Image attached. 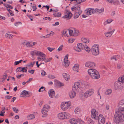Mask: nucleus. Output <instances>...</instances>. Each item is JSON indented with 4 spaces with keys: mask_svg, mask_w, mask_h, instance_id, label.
<instances>
[{
    "mask_svg": "<svg viewBox=\"0 0 124 124\" xmlns=\"http://www.w3.org/2000/svg\"><path fill=\"white\" fill-rule=\"evenodd\" d=\"M80 108L77 107L75 109L74 112L75 114H78L80 113Z\"/></svg>",
    "mask_w": 124,
    "mask_h": 124,
    "instance_id": "obj_30",
    "label": "nucleus"
},
{
    "mask_svg": "<svg viewBox=\"0 0 124 124\" xmlns=\"http://www.w3.org/2000/svg\"><path fill=\"white\" fill-rule=\"evenodd\" d=\"M7 76V75L6 73L5 75L3 76V78H2V79L3 80H5L6 79Z\"/></svg>",
    "mask_w": 124,
    "mask_h": 124,
    "instance_id": "obj_63",
    "label": "nucleus"
},
{
    "mask_svg": "<svg viewBox=\"0 0 124 124\" xmlns=\"http://www.w3.org/2000/svg\"><path fill=\"white\" fill-rule=\"evenodd\" d=\"M118 106L119 108L118 111L116 112L114 116V120L116 124L124 121V101H120L119 103Z\"/></svg>",
    "mask_w": 124,
    "mask_h": 124,
    "instance_id": "obj_1",
    "label": "nucleus"
},
{
    "mask_svg": "<svg viewBox=\"0 0 124 124\" xmlns=\"http://www.w3.org/2000/svg\"><path fill=\"white\" fill-rule=\"evenodd\" d=\"M96 10L97 12L101 13L104 11V9L103 8H102L100 9H96Z\"/></svg>",
    "mask_w": 124,
    "mask_h": 124,
    "instance_id": "obj_41",
    "label": "nucleus"
},
{
    "mask_svg": "<svg viewBox=\"0 0 124 124\" xmlns=\"http://www.w3.org/2000/svg\"><path fill=\"white\" fill-rule=\"evenodd\" d=\"M34 70H29L28 72L30 73L33 74L34 72Z\"/></svg>",
    "mask_w": 124,
    "mask_h": 124,
    "instance_id": "obj_62",
    "label": "nucleus"
},
{
    "mask_svg": "<svg viewBox=\"0 0 124 124\" xmlns=\"http://www.w3.org/2000/svg\"><path fill=\"white\" fill-rule=\"evenodd\" d=\"M85 14L88 15H90L94 13L95 10L94 9L91 8H89L86 10Z\"/></svg>",
    "mask_w": 124,
    "mask_h": 124,
    "instance_id": "obj_12",
    "label": "nucleus"
},
{
    "mask_svg": "<svg viewBox=\"0 0 124 124\" xmlns=\"http://www.w3.org/2000/svg\"><path fill=\"white\" fill-rule=\"evenodd\" d=\"M62 35L68 37L69 36V32L68 30H64L62 32Z\"/></svg>",
    "mask_w": 124,
    "mask_h": 124,
    "instance_id": "obj_20",
    "label": "nucleus"
},
{
    "mask_svg": "<svg viewBox=\"0 0 124 124\" xmlns=\"http://www.w3.org/2000/svg\"><path fill=\"white\" fill-rule=\"evenodd\" d=\"M64 113H60L58 115V117L60 119H64Z\"/></svg>",
    "mask_w": 124,
    "mask_h": 124,
    "instance_id": "obj_22",
    "label": "nucleus"
},
{
    "mask_svg": "<svg viewBox=\"0 0 124 124\" xmlns=\"http://www.w3.org/2000/svg\"><path fill=\"white\" fill-rule=\"evenodd\" d=\"M112 90L110 89H109L107 90L105 93V94L108 95L112 93Z\"/></svg>",
    "mask_w": 124,
    "mask_h": 124,
    "instance_id": "obj_28",
    "label": "nucleus"
},
{
    "mask_svg": "<svg viewBox=\"0 0 124 124\" xmlns=\"http://www.w3.org/2000/svg\"><path fill=\"white\" fill-rule=\"evenodd\" d=\"M64 66L65 67H68L69 65V60L64 61Z\"/></svg>",
    "mask_w": 124,
    "mask_h": 124,
    "instance_id": "obj_29",
    "label": "nucleus"
},
{
    "mask_svg": "<svg viewBox=\"0 0 124 124\" xmlns=\"http://www.w3.org/2000/svg\"><path fill=\"white\" fill-rule=\"evenodd\" d=\"M84 45L81 43H79L77 44V47L75 48V50L76 51L80 52L82 50L84 49Z\"/></svg>",
    "mask_w": 124,
    "mask_h": 124,
    "instance_id": "obj_10",
    "label": "nucleus"
},
{
    "mask_svg": "<svg viewBox=\"0 0 124 124\" xmlns=\"http://www.w3.org/2000/svg\"><path fill=\"white\" fill-rule=\"evenodd\" d=\"M77 10L78 11V12L79 13H81L82 12V11L81 10L80 8L79 7H78L77 8Z\"/></svg>",
    "mask_w": 124,
    "mask_h": 124,
    "instance_id": "obj_58",
    "label": "nucleus"
},
{
    "mask_svg": "<svg viewBox=\"0 0 124 124\" xmlns=\"http://www.w3.org/2000/svg\"><path fill=\"white\" fill-rule=\"evenodd\" d=\"M84 49L88 53L90 52L91 49L86 45H84Z\"/></svg>",
    "mask_w": 124,
    "mask_h": 124,
    "instance_id": "obj_24",
    "label": "nucleus"
},
{
    "mask_svg": "<svg viewBox=\"0 0 124 124\" xmlns=\"http://www.w3.org/2000/svg\"><path fill=\"white\" fill-rule=\"evenodd\" d=\"M48 78L50 79H54L55 78L54 75H50L48 76Z\"/></svg>",
    "mask_w": 124,
    "mask_h": 124,
    "instance_id": "obj_51",
    "label": "nucleus"
},
{
    "mask_svg": "<svg viewBox=\"0 0 124 124\" xmlns=\"http://www.w3.org/2000/svg\"><path fill=\"white\" fill-rule=\"evenodd\" d=\"M33 5L34 6H31V7L32 8L33 11H35L37 9V8L36 7V5L35 4H33Z\"/></svg>",
    "mask_w": 124,
    "mask_h": 124,
    "instance_id": "obj_47",
    "label": "nucleus"
},
{
    "mask_svg": "<svg viewBox=\"0 0 124 124\" xmlns=\"http://www.w3.org/2000/svg\"><path fill=\"white\" fill-rule=\"evenodd\" d=\"M48 93L49 96L50 97L53 98L54 97L55 93L53 89H50L49 92H48Z\"/></svg>",
    "mask_w": 124,
    "mask_h": 124,
    "instance_id": "obj_15",
    "label": "nucleus"
},
{
    "mask_svg": "<svg viewBox=\"0 0 124 124\" xmlns=\"http://www.w3.org/2000/svg\"><path fill=\"white\" fill-rule=\"evenodd\" d=\"M122 64L120 63L117 64V68L118 69H119L121 68L122 67Z\"/></svg>",
    "mask_w": 124,
    "mask_h": 124,
    "instance_id": "obj_54",
    "label": "nucleus"
},
{
    "mask_svg": "<svg viewBox=\"0 0 124 124\" xmlns=\"http://www.w3.org/2000/svg\"><path fill=\"white\" fill-rule=\"evenodd\" d=\"M12 97V96H9V95L5 97V98H6L8 100V99L11 98Z\"/></svg>",
    "mask_w": 124,
    "mask_h": 124,
    "instance_id": "obj_64",
    "label": "nucleus"
},
{
    "mask_svg": "<svg viewBox=\"0 0 124 124\" xmlns=\"http://www.w3.org/2000/svg\"><path fill=\"white\" fill-rule=\"evenodd\" d=\"M99 46L98 45H94L92 48L91 51L92 54L94 55H97L99 54Z\"/></svg>",
    "mask_w": 124,
    "mask_h": 124,
    "instance_id": "obj_4",
    "label": "nucleus"
},
{
    "mask_svg": "<svg viewBox=\"0 0 124 124\" xmlns=\"http://www.w3.org/2000/svg\"><path fill=\"white\" fill-rule=\"evenodd\" d=\"M72 16V14L69 11L67 10L66 11V15L64 16V17L65 18H70Z\"/></svg>",
    "mask_w": 124,
    "mask_h": 124,
    "instance_id": "obj_13",
    "label": "nucleus"
},
{
    "mask_svg": "<svg viewBox=\"0 0 124 124\" xmlns=\"http://www.w3.org/2000/svg\"><path fill=\"white\" fill-rule=\"evenodd\" d=\"M118 59V56L117 55H114L111 57L110 58L111 60H114L115 61H116L117 59Z\"/></svg>",
    "mask_w": 124,
    "mask_h": 124,
    "instance_id": "obj_36",
    "label": "nucleus"
},
{
    "mask_svg": "<svg viewBox=\"0 0 124 124\" xmlns=\"http://www.w3.org/2000/svg\"><path fill=\"white\" fill-rule=\"evenodd\" d=\"M88 120L89 122L91 124H93V120L90 118H88Z\"/></svg>",
    "mask_w": 124,
    "mask_h": 124,
    "instance_id": "obj_57",
    "label": "nucleus"
},
{
    "mask_svg": "<svg viewBox=\"0 0 124 124\" xmlns=\"http://www.w3.org/2000/svg\"><path fill=\"white\" fill-rule=\"evenodd\" d=\"M113 3L114 4H117L118 5L119 4V1L118 0H113Z\"/></svg>",
    "mask_w": 124,
    "mask_h": 124,
    "instance_id": "obj_48",
    "label": "nucleus"
},
{
    "mask_svg": "<svg viewBox=\"0 0 124 124\" xmlns=\"http://www.w3.org/2000/svg\"><path fill=\"white\" fill-rule=\"evenodd\" d=\"M85 65L87 67L93 68L95 66L96 64L93 62H88L85 63Z\"/></svg>",
    "mask_w": 124,
    "mask_h": 124,
    "instance_id": "obj_11",
    "label": "nucleus"
},
{
    "mask_svg": "<svg viewBox=\"0 0 124 124\" xmlns=\"http://www.w3.org/2000/svg\"><path fill=\"white\" fill-rule=\"evenodd\" d=\"M41 75L43 76H44L46 75V73L44 70H41Z\"/></svg>",
    "mask_w": 124,
    "mask_h": 124,
    "instance_id": "obj_50",
    "label": "nucleus"
},
{
    "mask_svg": "<svg viewBox=\"0 0 124 124\" xmlns=\"http://www.w3.org/2000/svg\"><path fill=\"white\" fill-rule=\"evenodd\" d=\"M70 122L71 124H76L77 123V119L76 120L73 118L70 119Z\"/></svg>",
    "mask_w": 124,
    "mask_h": 124,
    "instance_id": "obj_23",
    "label": "nucleus"
},
{
    "mask_svg": "<svg viewBox=\"0 0 124 124\" xmlns=\"http://www.w3.org/2000/svg\"><path fill=\"white\" fill-rule=\"evenodd\" d=\"M118 80L120 81L122 83H124V75L121 78H119L118 79Z\"/></svg>",
    "mask_w": 124,
    "mask_h": 124,
    "instance_id": "obj_26",
    "label": "nucleus"
},
{
    "mask_svg": "<svg viewBox=\"0 0 124 124\" xmlns=\"http://www.w3.org/2000/svg\"><path fill=\"white\" fill-rule=\"evenodd\" d=\"M47 49L49 51L51 52L54 49V48H53L50 47H47Z\"/></svg>",
    "mask_w": 124,
    "mask_h": 124,
    "instance_id": "obj_55",
    "label": "nucleus"
},
{
    "mask_svg": "<svg viewBox=\"0 0 124 124\" xmlns=\"http://www.w3.org/2000/svg\"><path fill=\"white\" fill-rule=\"evenodd\" d=\"M41 52L38 51H33L31 52V54L32 56L35 55H39Z\"/></svg>",
    "mask_w": 124,
    "mask_h": 124,
    "instance_id": "obj_16",
    "label": "nucleus"
},
{
    "mask_svg": "<svg viewBox=\"0 0 124 124\" xmlns=\"http://www.w3.org/2000/svg\"><path fill=\"white\" fill-rule=\"evenodd\" d=\"M35 116L33 114H30L29 116H28V118L29 120H31L35 118Z\"/></svg>",
    "mask_w": 124,
    "mask_h": 124,
    "instance_id": "obj_37",
    "label": "nucleus"
},
{
    "mask_svg": "<svg viewBox=\"0 0 124 124\" xmlns=\"http://www.w3.org/2000/svg\"><path fill=\"white\" fill-rule=\"evenodd\" d=\"M98 124H104L105 122V118L103 115L101 114H100L98 117Z\"/></svg>",
    "mask_w": 124,
    "mask_h": 124,
    "instance_id": "obj_9",
    "label": "nucleus"
},
{
    "mask_svg": "<svg viewBox=\"0 0 124 124\" xmlns=\"http://www.w3.org/2000/svg\"><path fill=\"white\" fill-rule=\"evenodd\" d=\"M79 68V65L78 64H76L74 65L73 67V70L77 72H78V70Z\"/></svg>",
    "mask_w": 124,
    "mask_h": 124,
    "instance_id": "obj_19",
    "label": "nucleus"
},
{
    "mask_svg": "<svg viewBox=\"0 0 124 124\" xmlns=\"http://www.w3.org/2000/svg\"><path fill=\"white\" fill-rule=\"evenodd\" d=\"M81 40L84 43H88L89 42V40L86 38H82Z\"/></svg>",
    "mask_w": 124,
    "mask_h": 124,
    "instance_id": "obj_32",
    "label": "nucleus"
},
{
    "mask_svg": "<svg viewBox=\"0 0 124 124\" xmlns=\"http://www.w3.org/2000/svg\"><path fill=\"white\" fill-rule=\"evenodd\" d=\"M62 75L66 81L68 80L70 78V76L65 73H63Z\"/></svg>",
    "mask_w": 124,
    "mask_h": 124,
    "instance_id": "obj_21",
    "label": "nucleus"
},
{
    "mask_svg": "<svg viewBox=\"0 0 124 124\" xmlns=\"http://www.w3.org/2000/svg\"><path fill=\"white\" fill-rule=\"evenodd\" d=\"M13 110L14 111L15 113H17L18 112V109H16V108L15 107H13Z\"/></svg>",
    "mask_w": 124,
    "mask_h": 124,
    "instance_id": "obj_53",
    "label": "nucleus"
},
{
    "mask_svg": "<svg viewBox=\"0 0 124 124\" xmlns=\"http://www.w3.org/2000/svg\"><path fill=\"white\" fill-rule=\"evenodd\" d=\"M15 25L16 26H18L19 25H22V23L21 22H17L15 23Z\"/></svg>",
    "mask_w": 124,
    "mask_h": 124,
    "instance_id": "obj_46",
    "label": "nucleus"
},
{
    "mask_svg": "<svg viewBox=\"0 0 124 124\" xmlns=\"http://www.w3.org/2000/svg\"><path fill=\"white\" fill-rule=\"evenodd\" d=\"M91 112V116L95 120H97L99 116L98 112L94 109H92Z\"/></svg>",
    "mask_w": 124,
    "mask_h": 124,
    "instance_id": "obj_7",
    "label": "nucleus"
},
{
    "mask_svg": "<svg viewBox=\"0 0 124 124\" xmlns=\"http://www.w3.org/2000/svg\"><path fill=\"white\" fill-rule=\"evenodd\" d=\"M6 37L8 38L9 39H11L12 38V35L10 34H6Z\"/></svg>",
    "mask_w": 124,
    "mask_h": 124,
    "instance_id": "obj_44",
    "label": "nucleus"
},
{
    "mask_svg": "<svg viewBox=\"0 0 124 124\" xmlns=\"http://www.w3.org/2000/svg\"><path fill=\"white\" fill-rule=\"evenodd\" d=\"M94 90L92 89H90L87 90L84 94V96L85 98H87L91 96L94 93Z\"/></svg>",
    "mask_w": 124,
    "mask_h": 124,
    "instance_id": "obj_6",
    "label": "nucleus"
},
{
    "mask_svg": "<svg viewBox=\"0 0 124 124\" xmlns=\"http://www.w3.org/2000/svg\"><path fill=\"white\" fill-rule=\"evenodd\" d=\"M23 61V60H21L19 61H16L15 62V65H16L20 63H21V62Z\"/></svg>",
    "mask_w": 124,
    "mask_h": 124,
    "instance_id": "obj_49",
    "label": "nucleus"
},
{
    "mask_svg": "<svg viewBox=\"0 0 124 124\" xmlns=\"http://www.w3.org/2000/svg\"><path fill=\"white\" fill-rule=\"evenodd\" d=\"M24 74H21L20 75L16 76V77L17 78L19 79V78H20L21 77H22L23 76H24Z\"/></svg>",
    "mask_w": 124,
    "mask_h": 124,
    "instance_id": "obj_61",
    "label": "nucleus"
},
{
    "mask_svg": "<svg viewBox=\"0 0 124 124\" xmlns=\"http://www.w3.org/2000/svg\"><path fill=\"white\" fill-rule=\"evenodd\" d=\"M39 55L42 57V58H41L42 61H45L46 55L44 54H43L42 52H41Z\"/></svg>",
    "mask_w": 124,
    "mask_h": 124,
    "instance_id": "obj_25",
    "label": "nucleus"
},
{
    "mask_svg": "<svg viewBox=\"0 0 124 124\" xmlns=\"http://www.w3.org/2000/svg\"><path fill=\"white\" fill-rule=\"evenodd\" d=\"M49 106L48 105H45L42 109H44L46 110L47 111L49 110Z\"/></svg>",
    "mask_w": 124,
    "mask_h": 124,
    "instance_id": "obj_42",
    "label": "nucleus"
},
{
    "mask_svg": "<svg viewBox=\"0 0 124 124\" xmlns=\"http://www.w3.org/2000/svg\"><path fill=\"white\" fill-rule=\"evenodd\" d=\"M61 13L60 12L55 13L53 14V15L56 17H58L61 16Z\"/></svg>",
    "mask_w": 124,
    "mask_h": 124,
    "instance_id": "obj_34",
    "label": "nucleus"
},
{
    "mask_svg": "<svg viewBox=\"0 0 124 124\" xmlns=\"http://www.w3.org/2000/svg\"><path fill=\"white\" fill-rule=\"evenodd\" d=\"M77 123L78 122L80 124H84V122L81 119H77Z\"/></svg>",
    "mask_w": 124,
    "mask_h": 124,
    "instance_id": "obj_43",
    "label": "nucleus"
},
{
    "mask_svg": "<svg viewBox=\"0 0 124 124\" xmlns=\"http://www.w3.org/2000/svg\"><path fill=\"white\" fill-rule=\"evenodd\" d=\"M81 14V13H79L78 12H76L75 13L74 16V18L75 19L77 18Z\"/></svg>",
    "mask_w": 124,
    "mask_h": 124,
    "instance_id": "obj_38",
    "label": "nucleus"
},
{
    "mask_svg": "<svg viewBox=\"0 0 124 124\" xmlns=\"http://www.w3.org/2000/svg\"><path fill=\"white\" fill-rule=\"evenodd\" d=\"M28 94V92L26 91V90H24V91L23 92H22L21 93V97H24L25 96H27V95Z\"/></svg>",
    "mask_w": 124,
    "mask_h": 124,
    "instance_id": "obj_18",
    "label": "nucleus"
},
{
    "mask_svg": "<svg viewBox=\"0 0 124 124\" xmlns=\"http://www.w3.org/2000/svg\"><path fill=\"white\" fill-rule=\"evenodd\" d=\"M43 19H45V20H48L49 21H51V18H50L49 17H46L45 18H43Z\"/></svg>",
    "mask_w": 124,
    "mask_h": 124,
    "instance_id": "obj_56",
    "label": "nucleus"
},
{
    "mask_svg": "<svg viewBox=\"0 0 124 124\" xmlns=\"http://www.w3.org/2000/svg\"><path fill=\"white\" fill-rule=\"evenodd\" d=\"M27 67H26L23 68L22 67V69L21 70H18V71H19V72H20L22 71L23 72H26L27 71Z\"/></svg>",
    "mask_w": 124,
    "mask_h": 124,
    "instance_id": "obj_33",
    "label": "nucleus"
},
{
    "mask_svg": "<svg viewBox=\"0 0 124 124\" xmlns=\"http://www.w3.org/2000/svg\"><path fill=\"white\" fill-rule=\"evenodd\" d=\"M64 119L69 118L70 116V114L68 113H64Z\"/></svg>",
    "mask_w": 124,
    "mask_h": 124,
    "instance_id": "obj_40",
    "label": "nucleus"
},
{
    "mask_svg": "<svg viewBox=\"0 0 124 124\" xmlns=\"http://www.w3.org/2000/svg\"><path fill=\"white\" fill-rule=\"evenodd\" d=\"M48 111L44 109H42L41 110V112L42 114L44 115H46L47 114V112Z\"/></svg>",
    "mask_w": 124,
    "mask_h": 124,
    "instance_id": "obj_39",
    "label": "nucleus"
},
{
    "mask_svg": "<svg viewBox=\"0 0 124 124\" xmlns=\"http://www.w3.org/2000/svg\"><path fill=\"white\" fill-rule=\"evenodd\" d=\"M122 83L118 80L116 82L114 83V88L116 90H119L121 89L122 86Z\"/></svg>",
    "mask_w": 124,
    "mask_h": 124,
    "instance_id": "obj_8",
    "label": "nucleus"
},
{
    "mask_svg": "<svg viewBox=\"0 0 124 124\" xmlns=\"http://www.w3.org/2000/svg\"><path fill=\"white\" fill-rule=\"evenodd\" d=\"M70 101H64L61 104V108L63 111H65L71 105Z\"/></svg>",
    "mask_w": 124,
    "mask_h": 124,
    "instance_id": "obj_3",
    "label": "nucleus"
},
{
    "mask_svg": "<svg viewBox=\"0 0 124 124\" xmlns=\"http://www.w3.org/2000/svg\"><path fill=\"white\" fill-rule=\"evenodd\" d=\"M76 92H75L73 91H70L69 93V95L71 98H74L76 96Z\"/></svg>",
    "mask_w": 124,
    "mask_h": 124,
    "instance_id": "obj_17",
    "label": "nucleus"
},
{
    "mask_svg": "<svg viewBox=\"0 0 124 124\" xmlns=\"http://www.w3.org/2000/svg\"><path fill=\"white\" fill-rule=\"evenodd\" d=\"M57 84L58 85L60 86H62L64 85L63 84L59 81H57Z\"/></svg>",
    "mask_w": 124,
    "mask_h": 124,
    "instance_id": "obj_45",
    "label": "nucleus"
},
{
    "mask_svg": "<svg viewBox=\"0 0 124 124\" xmlns=\"http://www.w3.org/2000/svg\"><path fill=\"white\" fill-rule=\"evenodd\" d=\"M115 30V29H114L112 31H110L105 33H104V34L106 37H110L112 35Z\"/></svg>",
    "mask_w": 124,
    "mask_h": 124,
    "instance_id": "obj_14",
    "label": "nucleus"
},
{
    "mask_svg": "<svg viewBox=\"0 0 124 124\" xmlns=\"http://www.w3.org/2000/svg\"><path fill=\"white\" fill-rule=\"evenodd\" d=\"M68 30L69 34L70 36H73L74 35V31L71 29Z\"/></svg>",
    "mask_w": 124,
    "mask_h": 124,
    "instance_id": "obj_31",
    "label": "nucleus"
},
{
    "mask_svg": "<svg viewBox=\"0 0 124 124\" xmlns=\"http://www.w3.org/2000/svg\"><path fill=\"white\" fill-rule=\"evenodd\" d=\"M63 47L62 45H61L58 48L57 50L58 51H60L62 50V48Z\"/></svg>",
    "mask_w": 124,
    "mask_h": 124,
    "instance_id": "obj_60",
    "label": "nucleus"
},
{
    "mask_svg": "<svg viewBox=\"0 0 124 124\" xmlns=\"http://www.w3.org/2000/svg\"><path fill=\"white\" fill-rule=\"evenodd\" d=\"M34 45V43L33 42H31L27 43L26 45L27 47H29L31 46Z\"/></svg>",
    "mask_w": 124,
    "mask_h": 124,
    "instance_id": "obj_27",
    "label": "nucleus"
},
{
    "mask_svg": "<svg viewBox=\"0 0 124 124\" xmlns=\"http://www.w3.org/2000/svg\"><path fill=\"white\" fill-rule=\"evenodd\" d=\"M52 59V58H47L46 59V60L45 61V62L46 63L50 61Z\"/></svg>",
    "mask_w": 124,
    "mask_h": 124,
    "instance_id": "obj_52",
    "label": "nucleus"
},
{
    "mask_svg": "<svg viewBox=\"0 0 124 124\" xmlns=\"http://www.w3.org/2000/svg\"><path fill=\"white\" fill-rule=\"evenodd\" d=\"M80 83L79 82L75 83L74 85L72 86V90L73 91L77 93L78 92L80 89Z\"/></svg>",
    "mask_w": 124,
    "mask_h": 124,
    "instance_id": "obj_5",
    "label": "nucleus"
},
{
    "mask_svg": "<svg viewBox=\"0 0 124 124\" xmlns=\"http://www.w3.org/2000/svg\"><path fill=\"white\" fill-rule=\"evenodd\" d=\"M73 29L74 31V35H73V36H78L79 34V31L78 30H75L74 29Z\"/></svg>",
    "mask_w": 124,
    "mask_h": 124,
    "instance_id": "obj_35",
    "label": "nucleus"
},
{
    "mask_svg": "<svg viewBox=\"0 0 124 124\" xmlns=\"http://www.w3.org/2000/svg\"><path fill=\"white\" fill-rule=\"evenodd\" d=\"M88 73L91 78L94 79H98L100 77L99 73L98 71L95 69H88Z\"/></svg>",
    "mask_w": 124,
    "mask_h": 124,
    "instance_id": "obj_2",
    "label": "nucleus"
},
{
    "mask_svg": "<svg viewBox=\"0 0 124 124\" xmlns=\"http://www.w3.org/2000/svg\"><path fill=\"white\" fill-rule=\"evenodd\" d=\"M69 55L68 54H67L65 56L64 58V61L68 60V59Z\"/></svg>",
    "mask_w": 124,
    "mask_h": 124,
    "instance_id": "obj_59",
    "label": "nucleus"
}]
</instances>
